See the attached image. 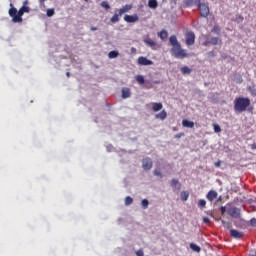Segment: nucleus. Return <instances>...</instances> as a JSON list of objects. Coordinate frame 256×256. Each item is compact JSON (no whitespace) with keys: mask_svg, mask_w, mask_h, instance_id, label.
Segmentation results:
<instances>
[{"mask_svg":"<svg viewBox=\"0 0 256 256\" xmlns=\"http://www.w3.org/2000/svg\"><path fill=\"white\" fill-rule=\"evenodd\" d=\"M157 5H158L157 0H149L148 1V7L150 9H157Z\"/></svg>","mask_w":256,"mask_h":256,"instance_id":"obj_19","label":"nucleus"},{"mask_svg":"<svg viewBox=\"0 0 256 256\" xmlns=\"http://www.w3.org/2000/svg\"><path fill=\"white\" fill-rule=\"evenodd\" d=\"M230 235L233 237V239H241L243 238V232H240L239 230L231 229Z\"/></svg>","mask_w":256,"mask_h":256,"instance_id":"obj_12","label":"nucleus"},{"mask_svg":"<svg viewBox=\"0 0 256 256\" xmlns=\"http://www.w3.org/2000/svg\"><path fill=\"white\" fill-rule=\"evenodd\" d=\"M171 53L176 59H185V57H189V54L181 47V44L172 46Z\"/></svg>","mask_w":256,"mask_h":256,"instance_id":"obj_4","label":"nucleus"},{"mask_svg":"<svg viewBox=\"0 0 256 256\" xmlns=\"http://www.w3.org/2000/svg\"><path fill=\"white\" fill-rule=\"evenodd\" d=\"M220 211H221L222 215H225V213H227V207L222 206V207L220 208Z\"/></svg>","mask_w":256,"mask_h":256,"instance_id":"obj_40","label":"nucleus"},{"mask_svg":"<svg viewBox=\"0 0 256 256\" xmlns=\"http://www.w3.org/2000/svg\"><path fill=\"white\" fill-rule=\"evenodd\" d=\"M141 207H142V209H149V200L143 199L141 201Z\"/></svg>","mask_w":256,"mask_h":256,"instance_id":"obj_25","label":"nucleus"},{"mask_svg":"<svg viewBox=\"0 0 256 256\" xmlns=\"http://www.w3.org/2000/svg\"><path fill=\"white\" fill-rule=\"evenodd\" d=\"M66 76H67V77H71V73L67 72V73H66Z\"/></svg>","mask_w":256,"mask_h":256,"instance_id":"obj_49","label":"nucleus"},{"mask_svg":"<svg viewBox=\"0 0 256 256\" xmlns=\"http://www.w3.org/2000/svg\"><path fill=\"white\" fill-rule=\"evenodd\" d=\"M167 37H169V34L166 30H161V39H167Z\"/></svg>","mask_w":256,"mask_h":256,"instance_id":"obj_32","label":"nucleus"},{"mask_svg":"<svg viewBox=\"0 0 256 256\" xmlns=\"http://www.w3.org/2000/svg\"><path fill=\"white\" fill-rule=\"evenodd\" d=\"M163 119H167V112L165 110L161 111V120L163 121Z\"/></svg>","mask_w":256,"mask_h":256,"instance_id":"obj_35","label":"nucleus"},{"mask_svg":"<svg viewBox=\"0 0 256 256\" xmlns=\"http://www.w3.org/2000/svg\"><path fill=\"white\" fill-rule=\"evenodd\" d=\"M184 3L187 7H193L195 5L199 7L201 0H184Z\"/></svg>","mask_w":256,"mask_h":256,"instance_id":"obj_13","label":"nucleus"},{"mask_svg":"<svg viewBox=\"0 0 256 256\" xmlns=\"http://www.w3.org/2000/svg\"><path fill=\"white\" fill-rule=\"evenodd\" d=\"M138 65H144V66L153 65V61L147 59L146 57L140 56L138 58Z\"/></svg>","mask_w":256,"mask_h":256,"instance_id":"obj_11","label":"nucleus"},{"mask_svg":"<svg viewBox=\"0 0 256 256\" xmlns=\"http://www.w3.org/2000/svg\"><path fill=\"white\" fill-rule=\"evenodd\" d=\"M152 110L153 111H161V103H153Z\"/></svg>","mask_w":256,"mask_h":256,"instance_id":"obj_26","label":"nucleus"},{"mask_svg":"<svg viewBox=\"0 0 256 256\" xmlns=\"http://www.w3.org/2000/svg\"><path fill=\"white\" fill-rule=\"evenodd\" d=\"M101 7H103L104 9H111V6L109 5V3L107 1H103L101 2Z\"/></svg>","mask_w":256,"mask_h":256,"instance_id":"obj_28","label":"nucleus"},{"mask_svg":"<svg viewBox=\"0 0 256 256\" xmlns=\"http://www.w3.org/2000/svg\"><path fill=\"white\" fill-rule=\"evenodd\" d=\"M199 9H200V16L201 17H209V6H207L206 4H199L198 5Z\"/></svg>","mask_w":256,"mask_h":256,"instance_id":"obj_7","label":"nucleus"},{"mask_svg":"<svg viewBox=\"0 0 256 256\" xmlns=\"http://www.w3.org/2000/svg\"><path fill=\"white\" fill-rule=\"evenodd\" d=\"M170 187H172L174 193H179V191H181V182H179L178 179L173 178L170 182Z\"/></svg>","mask_w":256,"mask_h":256,"instance_id":"obj_6","label":"nucleus"},{"mask_svg":"<svg viewBox=\"0 0 256 256\" xmlns=\"http://www.w3.org/2000/svg\"><path fill=\"white\" fill-rule=\"evenodd\" d=\"M212 31H213L214 33H219V27L214 26L213 29H212Z\"/></svg>","mask_w":256,"mask_h":256,"instance_id":"obj_43","label":"nucleus"},{"mask_svg":"<svg viewBox=\"0 0 256 256\" xmlns=\"http://www.w3.org/2000/svg\"><path fill=\"white\" fill-rule=\"evenodd\" d=\"M9 15L12 17L13 23H23V15H25V12L21 8L19 11H17V8H10Z\"/></svg>","mask_w":256,"mask_h":256,"instance_id":"obj_3","label":"nucleus"},{"mask_svg":"<svg viewBox=\"0 0 256 256\" xmlns=\"http://www.w3.org/2000/svg\"><path fill=\"white\" fill-rule=\"evenodd\" d=\"M40 3H45V0H40Z\"/></svg>","mask_w":256,"mask_h":256,"instance_id":"obj_50","label":"nucleus"},{"mask_svg":"<svg viewBox=\"0 0 256 256\" xmlns=\"http://www.w3.org/2000/svg\"><path fill=\"white\" fill-rule=\"evenodd\" d=\"M90 30H92V31H97V27L91 26Z\"/></svg>","mask_w":256,"mask_h":256,"instance_id":"obj_47","label":"nucleus"},{"mask_svg":"<svg viewBox=\"0 0 256 256\" xmlns=\"http://www.w3.org/2000/svg\"><path fill=\"white\" fill-rule=\"evenodd\" d=\"M131 97V90L129 88L122 89V99H129Z\"/></svg>","mask_w":256,"mask_h":256,"instance_id":"obj_17","label":"nucleus"},{"mask_svg":"<svg viewBox=\"0 0 256 256\" xmlns=\"http://www.w3.org/2000/svg\"><path fill=\"white\" fill-rule=\"evenodd\" d=\"M206 197L208 201H213L214 199H217V191L215 190L209 191Z\"/></svg>","mask_w":256,"mask_h":256,"instance_id":"obj_16","label":"nucleus"},{"mask_svg":"<svg viewBox=\"0 0 256 256\" xmlns=\"http://www.w3.org/2000/svg\"><path fill=\"white\" fill-rule=\"evenodd\" d=\"M214 131L215 133H221V126H219L218 124H214Z\"/></svg>","mask_w":256,"mask_h":256,"instance_id":"obj_34","label":"nucleus"},{"mask_svg":"<svg viewBox=\"0 0 256 256\" xmlns=\"http://www.w3.org/2000/svg\"><path fill=\"white\" fill-rule=\"evenodd\" d=\"M158 37H161V32H158Z\"/></svg>","mask_w":256,"mask_h":256,"instance_id":"obj_51","label":"nucleus"},{"mask_svg":"<svg viewBox=\"0 0 256 256\" xmlns=\"http://www.w3.org/2000/svg\"><path fill=\"white\" fill-rule=\"evenodd\" d=\"M186 45H195V33L193 31L186 33Z\"/></svg>","mask_w":256,"mask_h":256,"instance_id":"obj_8","label":"nucleus"},{"mask_svg":"<svg viewBox=\"0 0 256 256\" xmlns=\"http://www.w3.org/2000/svg\"><path fill=\"white\" fill-rule=\"evenodd\" d=\"M136 255H137V256H144L145 254H144L143 250H138V251L136 252Z\"/></svg>","mask_w":256,"mask_h":256,"instance_id":"obj_42","label":"nucleus"},{"mask_svg":"<svg viewBox=\"0 0 256 256\" xmlns=\"http://www.w3.org/2000/svg\"><path fill=\"white\" fill-rule=\"evenodd\" d=\"M203 223L209 224V223H211V220L208 217H204Z\"/></svg>","mask_w":256,"mask_h":256,"instance_id":"obj_41","label":"nucleus"},{"mask_svg":"<svg viewBox=\"0 0 256 256\" xmlns=\"http://www.w3.org/2000/svg\"><path fill=\"white\" fill-rule=\"evenodd\" d=\"M183 127H187L188 129H193L195 127V123L193 121H189L187 119L182 121Z\"/></svg>","mask_w":256,"mask_h":256,"instance_id":"obj_15","label":"nucleus"},{"mask_svg":"<svg viewBox=\"0 0 256 256\" xmlns=\"http://www.w3.org/2000/svg\"><path fill=\"white\" fill-rule=\"evenodd\" d=\"M170 44L172 45V47H175L177 45H180L181 43H179V41L177 40V36L172 35L169 38Z\"/></svg>","mask_w":256,"mask_h":256,"instance_id":"obj_18","label":"nucleus"},{"mask_svg":"<svg viewBox=\"0 0 256 256\" xmlns=\"http://www.w3.org/2000/svg\"><path fill=\"white\" fill-rule=\"evenodd\" d=\"M205 205H207V202L205 200H203V199L199 200L198 207L203 208V207H205Z\"/></svg>","mask_w":256,"mask_h":256,"instance_id":"obj_33","label":"nucleus"},{"mask_svg":"<svg viewBox=\"0 0 256 256\" xmlns=\"http://www.w3.org/2000/svg\"><path fill=\"white\" fill-rule=\"evenodd\" d=\"M133 203V198H131V196H127L126 198H125V205L126 206H129V205H131Z\"/></svg>","mask_w":256,"mask_h":256,"instance_id":"obj_27","label":"nucleus"},{"mask_svg":"<svg viewBox=\"0 0 256 256\" xmlns=\"http://www.w3.org/2000/svg\"><path fill=\"white\" fill-rule=\"evenodd\" d=\"M24 13H29L30 9L27 6H23L22 8H20Z\"/></svg>","mask_w":256,"mask_h":256,"instance_id":"obj_39","label":"nucleus"},{"mask_svg":"<svg viewBox=\"0 0 256 256\" xmlns=\"http://www.w3.org/2000/svg\"><path fill=\"white\" fill-rule=\"evenodd\" d=\"M108 57H109V59H115V58L119 57V52L115 51V50L110 51L108 53Z\"/></svg>","mask_w":256,"mask_h":256,"instance_id":"obj_20","label":"nucleus"},{"mask_svg":"<svg viewBox=\"0 0 256 256\" xmlns=\"http://www.w3.org/2000/svg\"><path fill=\"white\" fill-rule=\"evenodd\" d=\"M181 200L182 201H187V199H189V192L187 191H182L180 194Z\"/></svg>","mask_w":256,"mask_h":256,"instance_id":"obj_23","label":"nucleus"},{"mask_svg":"<svg viewBox=\"0 0 256 256\" xmlns=\"http://www.w3.org/2000/svg\"><path fill=\"white\" fill-rule=\"evenodd\" d=\"M250 225H251V227H256V218H252L250 220Z\"/></svg>","mask_w":256,"mask_h":256,"instance_id":"obj_38","label":"nucleus"},{"mask_svg":"<svg viewBox=\"0 0 256 256\" xmlns=\"http://www.w3.org/2000/svg\"><path fill=\"white\" fill-rule=\"evenodd\" d=\"M238 83H243V78L242 77H240Z\"/></svg>","mask_w":256,"mask_h":256,"instance_id":"obj_48","label":"nucleus"},{"mask_svg":"<svg viewBox=\"0 0 256 256\" xmlns=\"http://www.w3.org/2000/svg\"><path fill=\"white\" fill-rule=\"evenodd\" d=\"M144 43L147 45V47H151V49H155V47L157 46V43H155L154 40L151 38L144 39Z\"/></svg>","mask_w":256,"mask_h":256,"instance_id":"obj_14","label":"nucleus"},{"mask_svg":"<svg viewBox=\"0 0 256 256\" xmlns=\"http://www.w3.org/2000/svg\"><path fill=\"white\" fill-rule=\"evenodd\" d=\"M182 137H185V133H179L174 136L175 139H181Z\"/></svg>","mask_w":256,"mask_h":256,"instance_id":"obj_37","label":"nucleus"},{"mask_svg":"<svg viewBox=\"0 0 256 256\" xmlns=\"http://www.w3.org/2000/svg\"><path fill=\"white\" fill-rule=\"evenodd\" d=\"M142 167L145 171H149L153 167V160L150 158H144L142 160Z\"/></svg>","mask_w":256,"mask_h":256,"instance_id":"obj_9","label":"nucleus"},{"mask_svg":"<svg viewBox=\"0 0 256 256\" xmlns=\"http://www.w3.org/2000/svg\"><path fill=\"white\" fill-rule=\"evenodd\" d=\"M84 1L88 2L89 0H84Z\"/></svg>","mask_w":256,"mask_h":256,"instance_id":"obj_53","label":"nucleus"},{"mask_svg":"<svg viewBox=\"0 0 256 256\" xmlns=\"http://www.w3.org/2000/svg\"><path fill=\"white\" fill-rule=\"evenodd\" d=\"M248 89H249L250 93H251L254 97H256V88H251V87H249Z\"/></svg>","mask_w":256,"mask_h":256,"instance_id":"obj_36","label":"nucleus"},{"mask_svg":"<svg viewBox=\"0 0 256 256\" xmlns=\"http://www.w3.org/2000/svg\"><path fill=\"white\" fill-rule=\"evenodd\" d=\"M249 105H251V100L249 98H236L234 101V111H236V113H243L244 111H247Z\"/></svg>","mask_w":256,"mask_h":256,"instance_id":"obj_1","label":"nucleus"},{"mask_svg":"<svg viewBox=\"0 0 256 256\" xmlns=\"http://www.w3.org/2000/svg\"><path fill=\"white\" fill-rule=\"evenodd\" d=\"M132 9H133V5H131V4H126L119 10L116 9L114 12V15L110 19L111 23H119V21H120L119 17L124 15V13H129V11H131Z\"/></svg>","mask_w":256,"mask_h":256,"instance_id":"obj_2","label":"nucleus"},{"mask_svg":"<svg viewBox=\"0 0 256 256\" xmlns=\"http://www.w3.org/2000/svg\"><path fill=\"white\" fill-rule=\"evenodd\" d=\"M217 201H221V197Z\"/></svg>","mask_w":256,"mask_h":256,"instance_id":"obj_52","label":"nucleus"},{"mask_svg":"<svg viewBox=\"0 0 256 256\" xmlns=\"http://www.w3.org/2000/svg\"><path fill=\"white\" fill-rule=\"evenodd\" d=\"M181 73L183 75H189L191 73V68H189L188 66H183L181 68Z\"/></svg>","mask_w":256,"mask_h":256,"instance_id":"obj_22","label":"nucleus"},{"mask_svg":"<svg viewBox=\"0 0 256 256\" xmlns=\"http://www.w3.org/2000/svg\"><path fill=\"white\" fill-rule=\"evenodd\" d=\"M222 225H223L226 229H231V227H232L231 222H225V220H222Z\"/></svg>","mask_w":256,"mask_h":256,"instance_id":"obj_30","label":"nucleus"},{"mask_svg":"<svg viewBox=\"0 0 256 256\" xmlns=\"http://www.w3.org/2000/svg\"><path fill=\"white\" fill-rule=\"evenodd\" d=\"M132 53H137V49L135 47L131 48Z\"/></svg>","mask_w":256,"mask_h":256,"instance_id":"obj_45","label":"nucleus"},{"mask_svg":"<svg viewBox=\"0 0 256 256\" xmlns=\"http://www.w3.org/2000/svg\"><path fill=\"white\" fill-rule=\"evenodd\" d=\"M55 15L54 9H48L47 10V17H53Z\"/></svg>","mask_w":256,"mask_h":256,"instance_id":"obj_31","label":"nucleus"},{"mask_svg":"<svg viewBox=\"0 0 256 256\" xmlns=\"http://www.w3.org/2000/svg\"><path fill=\"white\" fill-rule=\"evenodd\" d=\"M135 79H136L137 83H139V85H143L145 83V78L141 75H137L135 77Z\"/></svg>","mask_w":256,"mask_h":256,"instance_id":"obj_24","label":"nucleus"},{"mask_svg":"<svg viewBox=\"0 0 256 256\" xmlns=\"http://www.w3.org/2000/svg\"><path fill=\"white\" fill-rule=\"evenodd\" d=\"M190 249H192V251H195V253H201V247L197 246L194 243L190 244Z\"/></svg>","mask_w":256,"mask_h":256,"instance_id":"obj_21","label":"nucleus"},{"mask_svg":"<svg viewBox=\"0 0 256 256\" xmlns=\"http://www.w3.org/2000/svg\"><path fill=\"white\" fill-rule=\"evenodd\" d=\"M154 175H161L160 171L154 170Z\"/></svg>","mask_w":256,"mask_h":256,"instance_id":"obj_46","label":"nucleus"},{"mask_svg":"<svg viewBox=\"0 0 256 256\" xmlns=\"http://www.w3.org/2000/svg\"><path fill=\"white\" fill-rule=\"evenodd\" d=\"M215 167H221V161L215 162Z\"/></svg>","mask_w":256,"mask_h":256,"instance_id":"obj_44","label":"nucleus"},{"mask_svg":"<svg viewBox=\"0 0 256 256\" xmlns=\"http://www.w3.org/2000/svg\"><path fill=\"white\" fill-rule=\"evenodd\" d=\"M124 21L126 23H137V21H139V16L137 14L125 15L124 16Z\"/></svg>","mask_w":256,"mask_h":256,"instance_id":"obj_10","label":"nucleus"},{"mask_svg":"<svg viewBox=\"0 0 256 256\" xmlns=\"http://www.w3.org/2000/svg\"><path fill=\"white\" fill-rule=\"evenodd\" d=\"M228 215H230V217H233L234 219H239V217H241V209L237 208V207H231L227 210Z\"/></svg>","mask_w":256,"mask_h":256,"instance_id":"obj_5","label":"nucleus"},{"mask_svg":"<svg viewBox=\"0 0 256 256\" xmlns=\"http://www.w3.org/2000/svg\"><path fill=\"white\" fill-rule=\"evenodd\" d=\"M210 43H211V45H217V44L219 43V38H217V37H212V38L210 39Z\"/></svg>","mask_w":256,"mask_h":256,"instance_id":"obj_29","label":"nucleus"}]
</instances>
